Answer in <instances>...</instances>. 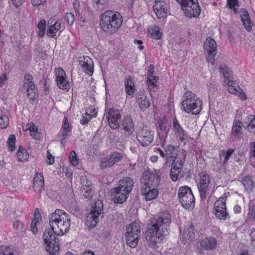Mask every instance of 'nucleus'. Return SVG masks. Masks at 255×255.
Returning a JSON list of instances; mask_svg holds the SVG:
<instances>
[{
  "mask_svg": "<svg viewBox=\"0 0 255 255\" xmlns=\"http://www.w3.org/2000/svg\"><path fill=\"white\" fill-rule=\"evenodd\" d=\"M49 221L51 230L47 229L44 232L43 241L49 254L56 255L60 247L55 235L62 236L67 233L71 225L70 219L63 210L56 209L49 215Z\"/></svg>",
  "mask_w": 255,
  "mask_h": 255,
  "instance_id": "nucleus-1",
  "label": "nucleus"
},
{
  "mask_svg": "<svg viewBox=\"0 0 255 255\" xmlns=\"http://www.w3.org/2000/svg\"><path fill=\"white\" fill-rule=\"evenodd\" d=\"M171 216L167 212H163L154 216L147 224L145 238L150 247H157L159 241L169 233Z\"/></svg>",
  "mask_w": 255,
  "mask_h": 255,
  "instance_id": "nucleus-2",
  "label": "nucleus"
},
{
  "mask_svg": "<svg viewBox=\"0 0 255 255\" xmlns=\"http://www.w3.org/2000/svg\"><path fill=\"white\" fill-rule=\"evenodd\" d=\"M122 22V16L119 12L107 10L101 15L100 27L106 33H115L120 28Z\"/></svg>",
  "mask_w": 255,
  "mask_h": 255,
  "instance_id": "nucleus-3",
  "label": "nucleus"
},
{
  "mask_svg": "<svg viewBox=\"0 0 255 255\" xmlns=\"http://www.w3.org/2000/svg\"><path fill=\"white\" fill-rule=\"evenodd\" d=\"M183 101L181 103L183 110L187 113H192L193 115L199 113L202 105V101L195 97L191 92H187L183 96Z\"/></svg>",
  "mask_w": 255,
  "mask_h": 255,
  "instance_id": "nucleus-4",
  "label": "nucleus"
},
{
  "mask_svg": "<svg viewBox=\"0 0 255 255\" xmlns=\"http://www.w3.org/2000/svg\"><path fill=\"white\" fill-rule=\"evenodd\" d=\"M160 180V177L156 174H150L148 181L141 188V194L146 201L152 200L157 197L158 191L155 187L158 186Z\"/></svg>",
  "mask_w": 255,
  "mask_h": 255,
  "instance_id": "nucleus-5",
  "label": "nucleus"
},
{
  "mask_svg": "<svg viewBox=\"0 0 255 255\" xmlns=\"http://www.w3.org/2000/svg\"><path fill=\"white\" fill-rule=\"evenodd\" d=\"M104 216V205L102 200H98L91 208L90 212L87 216L86 225L89 228H94L97 225L100 217Z\"/></svg>",
  "mask_w": 255,
  "mask_h": 255,
  "instance_id": "nucleus-6",
  "label": "nucleus"
},
{
  "mask_svg": "<svg viewBox=\"0 0 255 255\" xmlns=\"http://www.w3.org/2000/svg\"><path fill=\"white\" fill-rule=\"evenodd\" d=\"M104 216V205L102 200H98L91 208L90 212L87 216L86 225L89 228H94L97 225L100 217Z\"/></svg>",
  "mask_w": 255,
  "mask_h": 255,
  "instance_id": "nucleus-7",
  "label": "nucleus"
},
{
  "mask_svg": "<svg viewBox=\"0 0 255 255\" xmlns=\"http://www.w3.org/2000/svg\"><path fill=\"white\" fill-rule=\"evenodd\" d=\"M163 148L166 153V163H175L176 161H179V159L183 161V162H185L187 152L185 150L181 149L178 151V146L173 145L170 144L167 145Z\"/></svg>",
  "mask_w": 255,
  "mask_h": 255,
  "instance_id": "nucleus-8",
  "label": "nucleus"
},
{
  "mask_svg": "<svg viewBox=\"0 0 255 255\" xmlns=\"http://www.w3.org/2000/svg\"><path fill=\"white\" fill-rule=\"evenodd\" d=\"M180 4L185 15L188 17H197L200 13V8L197 0H176Z\"/></svg>",
  "mask_w": 255,
  "mask_h": 255,
  "instance_id": "nucleus-9",
  "label": "nucleus"
},
{
  "mask_svg": "<svg viewBox=\"0 0 255 255\" xmlns=\"http://www.w3.org/2000/svg\"><path fill=\"white\" fill-rule=\"evenodd\" d=\"M178 199L182 206L186 209H191L194 206L195 198L191 188L188 186L179 188Z\"/></svg>",
  "mask_w": 255,
  "mask_h": 255,
  "instance_id": "nucleus-10",
  "label": "nucleus"
},
{
  "mask_svg": "<svg viewBox=\"0 0 255 255\" xmlns=\"http://www.w3.org/2000/svg\"><path fill=\"white\" fill-rule=\"evenodd\" d=\"M199 180L197 182L198 188L201 200L204 201L206 198L208 191L210 189L209 184L211 182L210 177L205 171L199 174Z\"/></svg>",
  "mask_w": 255,
  "mask_h": 255,
  "instance_id": "nucleus-11",
  "label": "nucleus"
},
{
  "mask_svg": "<svg viewBox=\"0 0 255 255\" xmlns=\"http://www.w3.org/2000/svg\"><path fill=\"white\" fill-rule=\"evenodd\" d=\"M136 138L142 146H148L153 140V132L147 127H144L137 132Z\"/></svg>",
  "mask_w": 255,
  "mask_h": 255,
  "instance_id": "nucleus-12",
  "label": "nucleus"
},
{
  "mask_svg": "<svg viewBox=\"0 0 255 255\" xmlns=\"http://www.w3.org/2000/svg\"><path fill=\"white\" fill-rule=\"evenodd\" d=\"M226 200V197H221L214 203V214L220 220H225L227 217H229L227 212Z\"/></svg>",
  "mask_w": 255,
  "mask_h": 255,
  "instance_id": "nucleus-13",
  "label": "nucleus"
},
{
  "mask_svg": "<svg viewBox=\"0 0 255 255\" xmlns=\"http://www.w3.org/2000/svg\"><path fill=\"white\" fill-rule=\"evenodd\" d=\"M204 48L208 54L207 60L212 65H214V58L217 53V45L214 39L211 37L207 38L204 43Z\"/></svg>",
  "mask_w": 255,
  "mask_h": 255,
  "instance_id": "nucleus-14",
  "label": "nucleus"
},
{
  "mask_svg": "<svg viewBox=\"0 0 255 255\" xmlns=\"http://www.w3.org/2000/svg\"><path fill=\"white\" fill-rule=\"evenodd\" d=\"M110 127L113 129H117L119 128L118 121L121 118V114L119 110L115 108L110 109L109 112L106 114Z\"/></svg>",
  "mask_w": 255,
  "mask_h": 255,
  "instance_id": "nucleus-15",
  "label": "nucleus"
},
{
  "mask_svg": "<svg viewBox=\"0 0 255 255\" xmlns=\"http://www.w3.org/2000/svg\"><path fill=\"white\" fill-rule=\"evenodd\" d=\"M153 9L158 18H165L167 15L168 6L163 0H156Z\"/></svg>",
  "mask_w": 255,
  "mask_h": 255,
  "instance_id": "nucleus-16",
  "label": "nucleus"
},
{
  "mask_svg": "<svg viewBox=\"0 0 255 255\" xmlns=\"http://www.w3.org/2000/svg\"><path fill=\"white\" fill-rule=\"evenodd\" d=\"M56 81L57 86L61 89H68L70 88V85L67 80L66 74L63 69L59 67L56 69Z\"/></svg>",
  "mask_w": 255,
  "mask_h": 255,
  "instance_id": "nucleus-17",
  "label": "nucleus"
},
{
  "mask_svg": "<svg viewBox=\"0 0 255 255\" xmlns=\"http://www.w3.org/2000/svg\"><path fill=\"white\" fill-rule=\"evenodd\" d=\"M79 65L82 70L87 75L92 76L93 74V62L91 58L88 56L80 58Z\"/></svg>",
  "mask_w": 255,
  "mask_h": 255,
  "instance_id": "nucleus-18",
  "label": "nucleus"
},
{
  "mask_svg": "<svg viewBox=\"0 0 255 255\" xmlns=\"http://www.w3.org/2000/svg\"><path fill=\"white\" fill-rule=\"evenodd\" d=\"M133 185V180L130 178L126 177L121 180L116 187L117 189L123 192L127 195L129 196Z\"/></svg>",
  "mask_w": 255,
  "mask_h": 255,
  "instance_id": "nucleus-19",
  "label": "nucleus"
},
{
  "mask_svg": "<svg viewBox=\"0 0 255 255\" xmlns=\"http://www.w3.org/2000/svg\"><path fill=\"white\" fill-rule=\"evenodd\" d=\"M173 129L180 142H183L187 139L188 134L186 131L181 127L176 117L173 119Z\"/></svg>",
  "mask_w": 255,
  "mask_h": 255,
  "instance_id": "nucleus-20",
  "label": "nucleus"
},
{
  "mask_svg": "<svg viewBox=\"0 0 255 255\" xmlns=\"http://www.w3.org/2000/svg\"><path fill=\"white\" fill-rule=\"evenodd\" d=\"M184 162L179 159V161L173 162L171 164V168L170 171V177L172 181H176L178 180L179 175L181 173Z\"/></svg>",
  "mask_w": 255,
  "mask_h": 255,
  "instance_id": "nucleus-21",
  "label": "nucleus"
},
{
  "mask_svg": "<svg viewBox=\"0 0 255 255\" xmlns=\"http://www.w3.org/2000/svg\"><path fill=\"white\" fill-rule=\"evenodd\" d=\"M140 226L138 222L136 221L133 222L131 224L128 225V226L126 228V233L125 234V236H128V238H130L129 237L130 234H133V239L131 240L133 241V243L134 244L135 241H136V239L139 238L140 235Z\"/></svg>",
  "mask_w": 255,
  "mask_h": 255,
  "instance_id": "nucleus-22",
  "label": "nucleus"
},
{
  "mask_svg": "<svg viewBox=\"0 0 255 255\" xmlns=\"http://www.w3.org/2000/svg\"><path fill=\"white\" fill-rule=\"evenodd\" d=\"M122 127L128 135H131L133 133L134 130V125L130 116H126L124 118L122 121Z\"/></svg>",
  "mask_w": 255,
  "mask_h": 255,
  "instance_id": "nucleus-23",
  "label": "nucleus"
},
{
  "mask_svg": "<svg viewBox=\"0 0 255 255\" xmlns=\"http://www.w3.org/2000/svg\"><path fill=\"white\" fill-rule=\"evenodd\" d=\"M201 247L205 250H213L217 245V239L213 237H208L201 240L200 242Z\"/></svg>",
  "mask_w": 255,
  "mask_h": 255,
  "instance_id": "nucleus-24",
  "label": "nucleus"
},
{
  "mask_svg": "<svg viewBox=\"0 0 255 255\" xmlns=\"http://www.w3.org/2000/svg\"><path fill=\"white\" fill-rule=\"evenodd\" d=\"M111 195L114 197V203L117 204L124 203L129 196L128 195L126 196L125 193L116 187L112 189Z\"/></svg>",
  "mask_w": 255,
  "mask_h": 255,
  "instance_id": "nucleus-25",
  "label": "nucleus"
},
{
  "mask_svg": "<svg viewBox=\"0 0 255 255\" xmlns=\"http://www.w3.org/2000/svg\"><path fill=\"white\" fill-rule=\"evenodd\" d=\"M44 177L42 173H37L34 178L33 188L35 191L40 193L44 189Z\"/></svg>",
  "mask_w": 255,
  "mask_h": 255,
  "instance_id": "nucleus-26",
  "label": "nucleus"
},
{
  "mask_svg": "<svg viewBox=\"0 0 255 255\" xmlns=\"http://www.w3.org/2000/svg\"><path fill=\"white\" fill-rule=\"evenodd\" d=\"M240 17L241 21L245 29L250 31L252 30V24L250 17L247 10L245 8H242L240 10Z\"/></svg>",
  "mask_w": 255,
  "mask_h": 255,
  "instance_id": "nucleus-27",
  "label": "nucleus"
},
{
  "mask_svg": "<svg viewBox=\"0 0 255 255\" xmlns=\"http://www.w3.org/2000/svg\"><path fill=\"white\" fill-rule=\"evenodd\" d=\"M242 123L239 120L234 121L232 128L231 133L235 138L239 139L242 137Z\"/></svg>",
  "mask_w": 255,
  "mask_h": 255,
  "instance_id": "nucleus-28",
  "label": "nucleus"
},
{
  "mask_svg": "<svg viewBox=\"0 0 255 255\" xmlns=\"http://www.w3.org/2000/svg\"><path fill=\"white\" fill-rule=\"evenodd\" d=\"M137 100L139 102V107L142 111H144L150 106V103L146 96L142 93L138 94L136 97Z\"/></svg>",
  "mask_w": 255,
  "mask_h": 255,
  "instance_id": "nucleus-29",
  "label": "nucleus"
},
{
  "mask_svg": "<svg viewBox=\"0 0 255 255\" xmlns=\"http://www.w3.org/2000/svg\"><path fill=\"white\" fill-rule=\"evenodd\" d=\"M194 230L193 226L191 224H188L185 226L183 233V240H193L194 239Z\"/></svg>",
  "mask_w": 255,
  "mask_h": 255,
  "instance_id": "nucleus-30",
  "label": "nucleus"
},
{
  "mask_svg": "<svg viewBox=\"0 0 255 255\" xmlns=\"http://www.w3.org/2000/svg\"><path fill=\"white\" fill-rule=\"evenodd\" d=\"M125 85L126 92L128 95H131L134 93L135 90L134 85L130 76L128 75L126 76Z\"/></svg>",
  "mask_w": 255,
  "mask_h": 255,
  "instance_id": "nucleus-31",
  "label": "nucleus"
},
{
  "mask_svg": "<svg viewBox=\"0 0 255 255\" xmlns=\"http://www.w3.org/2000/svg\"><path fill=\"white\" fill-rule=\"evenodd\" d=\"M37 90L33 82H31L27 85L26 93L27 96L31 101L35 99Z\"/></svg>",
  "mask_w": 255,
  "mask_h": 255,
  "instance_id": "nucleus-32",
  "label": "nucleus"
},
{
  "mask_svg": "<svg viewBox=\"0 0 255 255\" xmlns=\"http://www.w3.org/2000/svg\"><path fill=\"white\" fill-rule=\"evenodd\" d=\"M242 183L245 187V190L249 193L253 190L255 187V183L252 178L250 176H247L242 179Z\"/></svg>",
  "mask_w": 255,
  "mask_h": 255,
  "instance_id": "nucleus-33",
  "label": "nucleus"
},
{
  "mask_svg": "<svg viewBox=\"0 0 255 255\" xmlns=\"http://www.w3.org/2000/svg\"><path fill=\"white\" fill-rule=\"evenodd\" d=\"M235 150L234 148H230L228 150H222L220 153V158L221 160L223 158V163H227L229 160V157L234 153Z\"/></svg>",
  "mask_w": 255,
  "mask_h": 255,
  "instance_id": "nucleus-34",
  "label": "nucleus"
},
{
  "mask_svg": "<svg viewBox=\"0 0 255 255\" xmlns=\"http://www.w3.org/2000/svg\"><path fill=\"white\" fill-rule=\"evenodd\" d=\"M159 79L158 76H152L151 77H147V83L148 87L150 91H155V89L156 87V83Z\"/></svg>",
  "mask_w": 255,
  "mask_h": 255,
  "instance_id": "nucleus-35",
  "label": "nucleus"
},
{
  "mask_svg": "<svg viewBox=\"0 0 255 255\" xmlns=\"http://www.w3.org/2000/svg\"><path fill=\"white\" fill-rule=\"evenodd\" d=\"M228 89L231 94H235L241 90L239 85L234 81L227 82Z\"/></svg>",
  "mask_w": 255,
  "mask_h": 255,
  "instance_id": "nucleus-36",
  "label": "nucleus"
},
{
  "mask_svg": "<svg viewBox=\"0 0 255 255\" xmlns=\"http://www.w3.org/2000/svg\"><path fill=\"white\" fill-rule=\"evenodd\" d=\"M30 131V134L34 139L39 140L40 139V133L38 131L37 127L33 123L29 125L28 128Z\"/></svg>",
  "mask_w": 255,
  "mask_h": 255,
  "instance_id": "nucleus-37",
  "label": "nucleus"
},
{
  "mask_svg": "<svg viewBox=\"0 0 255 255\" xmlns=\"http://www.w3.org/2000/svg\"><path fill=\"white\" fill-rule=\"evenodd\" d=\"M248 130L250 132H255V116L253 115H249L247 119Z\"/></svg>",
  "mask_w": 255,
  "mask_h": 255,
  "instance_id": "nucleus-38",
  "label": "nucleus"
},
{
  "mask_svg": "<svg viewBox=\"0 0 255 255\" xmlns=\"http://www.w3.org/2000/svg\"><path fill=\"white\" fill-rule=\"evenodd\" d=\"M160 28L156 26H152L149 30V32L151 35V37L155 39H159L162 34L160 32Z\"/></svg>",
  "mask_w": 255,
  "mask_h": 255,
  "instance_id": "nucleus-39",
  "label": "nucleus"
},
{
  "mask_svg": "<svg viewBox=\"0 0 255 255\" xmlns=\"http://www.w3.org/2000/svg\"><path fill=\"white\" fill-rule=\"evenodd\" d=\"M109 156L110 158L111 161H112V162H113L114 165L117 162H120L123 159V153L120 152L115 151L112 152Z\"/></svg>",
  "mask_w": 255,
  "mask_h": 255,
  "instance_id": "nucleus-40",
  "label": "nucleus"
},
{
  "mask_svg": "<svg viewBox=\"0 0 255 255\" xmlns=\"http://www.w3.org/2000/svg\"><path fill=\"white\" fill-rule=\"evenodd\" d=\"M46 20L44 19L41 20L37 24V27L38 28V36L42 38L44 36L45 30H46Z\"/></svg>",
  "mask_w": 255,
  "mask_h": 255,
  "instance_id": "nucleus-41",
  "label": "nucleus"
},
{
  "mask_svg": "<svg viewBox=\"0 0 255 255\" xmlns=\"http://www.w3.org/2000/svg\"><path fill=\"white\" fill-rule=\"evenodd\" d=\"M82 190L83 191V196L89 200H91L94 193V190L92 187H84Z\"/></svg>",
  "mask_w": 255,
  "mask_h": 255,
  "instance_id": "nucleus-42",
  "label": "nucleus"
},
{
  "mask_svg": "<svg viewBox=\"0 0 255 255\" xmlns=\"http://www.w3.org/2000/svg\"><path fill=\"white\" fill-rule=\"evenodd\" d=\"M0 255H16V254L13 248L7 246L0 247Z\"/></svg>",
  "mask_w": 255,
  "mask_h": 255,
  "instance_id": "nucleus-43",
  "label": "nucleus"
},
{
  "mask_svg": "<svg viewBox=\"0 0 255 255\" xmlns=\"http://www.w3.org/2000/svg\"><path fill=\"white\" fill-rule=\"evenodd\" d=\"M109 156L101 159L100 163V167L101 168H106L110 167L114 165Z\"/></svg>",
  "mask_w": 255,
  "mask_h": 255,
  "instance_id": "nucleus-44",
  "label": "nucleus"
},
{
  "mask_svg": "<svg viewBox=\"0 0 255 255\" xmlns=\"http://www.w3.org/2000/svg\"><path fill=\"white\" fill-rule=\"evenodd\" d=\"M16 137L14 134L9 135L7 141L8 148L10 151H13L15 149V142Z\"/></svg>",
  "mask_w": 255,
  "mask_h": 255,
  "instance_id": "nucleus-45",
  "label": "nucleus"
},
{
  "mask_svg": "<svg viewBox=\"0 0 255 255\" xmlns=\"http://www.w3.org/2000/svg\"><path fill=\"white\" fill-rule=\"evenodd\" d=\"M69 132L66 130H62L61 132L59 133L57 135V139L61 142L62 146H64V144L66 143V139L68 135V133Z\"/></svg>",
  "mask_w": 255,
  "mask_h": 255,
  "instance_id": "nucleus-46",
  "label": "nucleus"
},
{
  "mask_svg": "<svg viewBox=\"0 0 255 255\" xmlns=\"http://www.w3.org/2000/svg\"><path fill=\"white\" fill-rule=\"evenodd\" d=\"M17 156L19 161H25L28 158L29 154L26 150H23V151L17 152Z\"/></svg>",
  "mask_w": 255,
  "mask_h": 255,
  "instance_id": "nucleus-47",
  "label": "nucleus"
},
{
  "mask_svg": "<svg viewBox=\"0 0 255 255\" xmlns=\"http://www.w3.org/2000/svg\"><path fill=\"white\" fill-rule=\"evenodd\" d=\"M9 124V118L6 115H1L0 117V128H5Z\"/></svg>",
  "mask_w": 255,
  "mask_h": 255,
  "instance_id": "nucleus-48",
  "label": "nucleus"
},
{
  "mask_svg": "<svg viewBox=\"0 0 255 255\" xmlns=\"http://www.w3.org/2000/svg\"><path fill=\"white\" fill-rule=\"evenodd\" d=\"M69 159L71 163L73 166H76L78 164V158L74 150H72L69 154Z\"/></svg>",
  "mask_w": 255,
  "mask_h": 255,
  "instance_id": "nucleus-49",
  "label": "nucleus"
},
{
  "mask_svg": "<svg viewBox=\"0 0 255 255\" xmlns=\"http://www.w3.org/2000/svg\"><path fill=\"white\" fill-rule=\"evenodd\" d=\"M125 237H126L127 244L128 246H129L130 247H131V248H134L137 246L138 242L139 241V238H137V239H136V241L134 242V243H133V241L131 240L132 239H133V238H134L133 234H130L129 237H131L130 238H128V236H125Z\"/></svg>",
  "mask_w": 255,
  "mask_h": 255,
  "instance_id": "nucleus-50",
  "label": "nucleus"
},
{
  "mask_svg": "<svg viewBox=\"0 0 255 255\" xmlns=\"http://www.w3.org/2000/svg\"><path fill=\"white\" fill-rule=\"evenodd\" d=\"M158 127L161 131V133L167 134L169 131V128L167 126V124L164 121H160L158 123Z\"/></svg>",
  "mask_w": 255,
  "mask_h": 255,
  "instance_id": "nucleus-51",
  "label": "nucleus"
},
{
  "mask_svg": "<svg viewBox=\"0 0 255 255\" xmlns=\"http://www.w3.org/2000/svg\"><path fill=\"white\" fill-rule=\"evenodd\" d=\"M80 182L82 186L81 189L84 187H91L92 182L89 180L86 176H82L80 179Z\"/></svg>",
  "mask_w": 255,
  "mask_h": 255,
  "instance_id": "nucleus-52",
  "label": "nucleus"
},
{
  "mask_svg": "<svg viewBox=\"0 0 255 255\" xmlns=\"http://www.w3.org/2000/svg\"><path fill=\"white\" fill-rule=\"evenodd\" d=\"M167 134L164 133H161L159 132V143L162 147H165L166 145V138Z\"/></svg>",
  "mask_w": 255,
  "mask_h": 255,
  "instance_id": "nucleus-53",
  "label": "nucleus"
},
{
  "mask_svg": "<svg viewBox=\"0 0 255 255\" xmlns=\"http://www.w3.org/2000/svg\"><path fill=\"white\" fill-rule=\"evenodd\" d=\"M92 119L91 115L87 113L86 112L85 115H83L82 116V119L80 120L81 124L84 125L87 124L88 122Z\"/></svg>",
  "mask_w": 255,
  "mask_h": 255,
  "instance_id": "nucleus-54",
  "label": "nucleus"
},
{
  "mask_svg": "<svg viewBox=\"0 0 255 255\" xmlns=\"http://www.w3.org/2000/svg\"><path fill=\"white\" fill-rule=\"evenodd\" d=\"M80 24L83 26L84 24L87 22V18L86 15V12H83L81 14L80 13V16H77Z\"/></svg>",
  "mask_w": 255,
  "mask_h": 255,
  "instance_id": "nucleus-55",
  "label": "nucleus"
},
{
  "mask_svg": "<svg viewBox=\"0 0 255 255\" xmlns=\"http://www.w3.org/2000/svg\"><path fill=\"white\" fill-rule=\"evenodd\" d=\"M65 19L67 23L71 26L74 21V15L72 13H67L65 16Z\"/></svg>",
  "mask_w": 255,
  "mask_h": 255,
  "instance_id": "nucleus-56",
  "label": "nucleus"
},
{
  "mask_svg": "<svg viewBox=\"0 0 255 255\" xmlns=\"http://www.w3.org/2000/svg\"><path fill=\"white\" fill-rule=\"evenodd\" d=\"M227 4L230 9L236 12V6L238 5V0H227Z\"/></svg>",
  "mask_w": 255,
  "mask_h": 255,
  "instance_id": "nucleus-57",
  "label": "nucleus"
},
{
  "mask_svg": "<svg viewBox=\"0 0 255 255\" xmlns=\"http://www.w3.org/2000/svg\"><path fill=\"white\" fill-rule=\"evenodd\" d=\"M104 0H94V6L95 8L99 10L104 9Z\"/></svg>",
  "mask_w": 255,
  "mask_h": 255,
  "instance_id": "nucleus-58",
  "label": "nucleus"
},
{
  "mask_svg": "<svg viewBox=\"0 0 255 255\" xmlns=\"http://www.w3.org/2000/svg\"><path fill=\"white\" fill-rule=\"evenodd\" d=\"M33 76L30 74H26L24 76L23 86L24 87L26 84L28 85V83H29L31 82H33Z\"/></svg>",
  "mask_w": 255,
  "mask_h": 255,
  "instance_id": "nucleus-59",
  "label": "nucleus"
},
{
  "mask_svg": "<svg viewBox=\"0 0 255 255\" xmlns=\"http://www.w3.org/2000/svg\"><path fill=\"white\" fill-rule=\"evenodd\" d=\"M13 228L18 231H21L23 228V224L19 221H16L13 223Z\"/></svg>",
  "mask_w": 255,
  "mask_h": 255,
  "instance_id": "nucleus-60",
  "label": "nucleus"
},
{
  "mask_svg": "<svg viewBox=\"0 0 255 255\" xmlns=\"http://www.w3.org/2000/svg\"><path fill=\"white\" fill-rule=\"evenodd\" d=\"M38 222V221L35 220H32L31 222L30 228L31 231L34 234H36L37 233V223Z\"/></svg>",
  "mask_w": 255,
  "mask_h": 255,
  "instance_id": "nucleus-61",
  "label": "nucleus"
},
{
  "mask_svg": "<svg viewBox=\"0 0 255 255\" xmlns=\"http://www.w3.org/2000/svg\"><path fill=\"white\" fill-rule=\"evenodd\" d=\"M155 70L154 66L153 64H150L148 67V71L147 72V77L154 76Z\"/></svg>",
  "mask_w": 255,
  "mask_h": 255,
  "instance_id": "nucleus-62",
  "label": "nucleus"
},
{
  "mask_svg": "<svg viewBox=\"0 0 255 255\" xmlns=\"http://www.w3.org/2000/svg\"><path fill=\"white\" fill-rule=\"evenodd\" d=\"M250 237L251 238V245L255 247V229L253 228L250 233Z\"/></svg>",
  "mask_w": 255,
  "mask_h": 255,
  "instance_id": "nucleus-63",
  "label": "nucleus"
},
{
  "mask_svg": "<svg viewBox=\"0 0 255 255\" xmlns=\"http://www.w3.org/2000/svg\"><path fill=\"white\" fill-rule=\"evenodd\" d=\"M251 149L250 153L251 156L255 158V141L250 143Z\"/></svg>",
  "mask_w": 255,
  "mask_h": 255,
  "instance_id": "nucleus-64",
  "label": "nucleus"
}]
</instances>
